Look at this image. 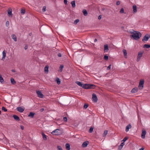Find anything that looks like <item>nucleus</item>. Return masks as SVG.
<instances>
[{
    "label": "nucleus",
    "instance_id": "f257e3e1",
    "mask_svg": "<svg viewBox=\"0 0 150 150\" xmlns=\"http://www.w3.org/2000/svg\"><path fill=\"white\" fill-rule=\"evenodd\" d=\"M131 33L132 34L131 37L135 40L139 39L141 36V33L138 32L133 31V32H131Z\"/></svg>",
    "mask_w": 150,
    "mask_h": 150
},
{
    "label": "nucleus",
    "instance_id": "f03ea898",
    "mask_svg": "<svg viewBox=\"0 0 150 150\" xmlns=\"http://www.w3.org/2000/svg\"><path fill=\"white\" fill-rule=\"evenodd\" d=\"M144 53V51L143 50H142L139 52L137 57V62L139 61L140 60Z\"/></svg>",
    "mask_w": 150,
    "mask_h": 150
},
{
    "label": "nucleus",
    "instance_id": "7ed1b4c3",
    "mask_svg": "<svg viewBox=\"0 0 150 150\" xmlns=\"http://www.w3.org/2000/svg\"><path fill=\"white\" fill-rule=\"evenodd\" d=\"M96 86L93 84H85V89H92L95 88Z\"/></svg>",
    "mask_w": 150,
    "mask_h": 150
},
{
    "label": "nucleus",
    "instance_id": "20e7f679",
    "mask_svg": "<svg viewBox=\"0 0 150 150\" xmlns=\"http://www.w3.org/2000/svg\"><path fill=\"white\" fill-rule=\"evenodd\" d=\"M52 134L55 135H59L61 134V131L59 129H56L53 131L51 133Z\"/></svg>",
    "mask_w": 150,
    "mask_h": 150
},
{
    "label": "nucleus",
    "instance_id": "39448f33",
    "mask_svg": "<svg viewBox=\"0 0 150 150\" xmlns=\"http://www.w3.org/2000/svg\"><path fill=\"white\" fill-rule=\"evenodd\" d=\"M144 81L143 79H141L140 80L139 86V88L140 90H142L144 87Z\"/></svg>",
    "mask_w": 150,
    "mask_h": 150
},
{
    "label": "nucleus",
    "instance_id": "423d86ee",
    "mask_svg": "<svg viewBox=\"0 0 150 150\" xmlns=\"http://www.w3.org/2000/svg\"><path fill=\"white\" fill-rule=\"evenodd\" d=\"M12 9L11 8H9L8 9L7 11L9 17H12Z\"/></svg>",
    "mask_w": 150,
    "mask_h": 150
},
{
    "label": "nucleus",
    "instance_id": "0eeeda50",
    "mask_svg": "<svg viewBox=\"0 0 150 150\" xmlns=\"http://www.w3.org/2000/svg\"><path fill=\"white\" fill-rule=\"evenodd\" d=\"M92 99L93 102H96L97 101L98 99L96 94L93 93L92 94Z\"/></svg>",
    "mask_w": 150,
    "mask_h": 150
},
{
    "label": "nucleus",
    "instance_id": "6e6552de",
    "mask_svg": "<svg viewBox=\"0 0 150 150\" xmlns=\"http://www.w3.org/2000/svg\"><path fill=\"white\" fill-rule=\"evenodd\" d=\"M37 94L38 96L40 98H42L43 97V95L42 94L41 92L40 91H36Z\"/></svg>",
    "mask_w": 150,
    "mask_h": 150
},
{
    "label": "nucleus",
    "instance_id": "1a4fd4ad",
    "mask_svg": "<svg viewBox=\"0 0 150 150\" xmlns=\"http://www.w3.org/2000/svg\"><path fill=\"white\" fill-rule=\"evenodd\" d=\"M16 109L19 112H22L24 110L25 108L24 107H17Z\"/></svg>",
    "mask_w": 150,
    "mask_h": 150
},
{
    "label": "nucleus",
    "instance_id": "9d476101",
    "mask_svg": "<svg viewBox=\"0 0 150 150\" xmlns=\"http://www.w3.org/2000/svg\"><path fill=\"white\" fill-rule=\"evenodd\" d=\"M146 134V132L145 130H142L141 134V137L142 138L144 139L145 138Z\"/></svg>",
    "mask_w": 150,
    "mask_h": 150
},
{
    "label": "nucleus",
    "instance_id": "9b49d317",
    "mask_svg": "<svg viewBox=\"0 0 150 150\" xmlns=\"http://www.w3.org/2000/svg\"><path fill=\"white\" fill-rule=\"evenodd\" d=\"M149 38V36L148 35H146L144 38L143 40L144 41H147Z\"/></svg>",
    "mask_w": 150,
    "mask_h": 150
},
{
    "label": "nucleus",
    "instance_id": "f8f14e48",
    "mask_svg": "<svg viewBox=\"0 0 150 150\" xmlns=\"http://www.w3.org/2000/svg\"><path fill=\"white\" fill-rule=\"evenodd\" d=\"M122 52L123 53L124 55V56L125 58H127V52L126 50L125 49H123L122 50Z\"/></svg>",
    "mask_w": 150,
    "mask_h": 150
},
{
    "label": "nucleus",
    "instance_id": "ddd939ff",
    "mask_svg": "<svg viewBox=\"0 0 150 150\" xmlns=\"http://www.w3.org/2000/svg\"><path fill=\"white\" fill-rule=\"evenodd\" d=\"M76 83L79 86L82 87L83 88H84V84H82L81 82L79 81H76Z\"/></svg>",
    "mask_w": 150,
    "mask_h": 150
},
{
    "label": "nucleus",
    "instance_id": "4468645a",
    "mask_svg": "<svg viewBox=\"0 0 150 150\" xmlns=\"http://www.w3.org/2000/svg\"><path fill=\"white\" fill-rule=\"evenodd\" d=\"M133 10L134 13H135L137 12V7L135 5L133 6Z\"/></svg>",
    "mask_w": 150,
    "mask_h": 150
},
{
    "label": "nucleus",
    "instance_id": "2eb2a0df",
    "mask_svg": "<svg viewBox=\"0 0 150 150\" xmlns=\"http://www.w3.org/2000/svg\"><path fill=\"white\" fill-rule=\"evenodd\" d=\"M131 127V125H127L126 127V132L128 131L129 129H130Z\"/></svg>",
    "mask_w": 150,
    "mask_h": 150
},
{
    "label": "nucleus",
    "instance_id": "dca6fc26",
    "mask_svg": "<svg viewBox=\"0 0 150 150\" xmlns=\"http://www.w3.org/2000/svg\"><path fill=\"white\" fill-rule=\"evenodd\" d=\"M3 57L2 59L4 60L6 56V52L5 50H4L2 52Z\"/></svg>",
    "mask_w": 150,
    "mask_h": 150
},
{
    "label": "nucleus",
    "instance_id": "f3484780",
    "mask_svg": "<svg viewBox=\"0 0 150 150\" xmlns=\"http://www.w3.org/2000/svg\"><path fill=\"white\" fill-rule=\"evenodd\" d=\"M138 91V88H135L132 89L131 91V92L132 93H136Z\"/></svg>",
    "mask_w": 150,
    "mask_h": 150
},
{
    "label": "nucleus",
    "instance_id": "a211bd4d",
    "mask_svg": "<svg viewBox=\"0 0 150 150\" xmlns=\"http://www.w3.org/2000/svg\"><path fill=\"white\" fill-rule=\"evenodd\" d=\"M35 113L31 112L30 113L29 115H28V117H30L31 118H33V117L34 116V115Z\"/></svg>",
    "mask_w": 150,
    "mask_h": 150
},
{
    "label": "nucleus",
    "instance_id": "6ab92c4d",
    "mask_svg": "<svg viewBox=\"0 0 150 150\" xmlns=\"http://www.w3.org/2000/svg\"><path fill=\"white\" fill-rule=\"evenodd\" d=\"M66 148L67 150L70 149V145L69 144H66L65 145Z\"/></svg>",
    "mask_w": 150,
    "mask_h": 150
},
{
    "label": "nucleus",
    "instance_id": "aec40b11",
    "mask_svg": "<svg viewBox=\"0 0 150 150\" xmlns=\"http://www.w3.org/2000/svg\"><path fill=\"white\" fill-rule=\"evenodd\" d=\"M11 37L15 41H17V38L16 36L15 35H11Z\"/></svg>",
    "mask_w": 150,
    "mask_h": 150
},
{
    "label": "nucleus",
    "instance_id": "412c9836",
    "mask_svg": "<svg viewBox=\"0 0 150 150\" xmlns=\"http://www.w3.org/2000/svg\"><path fill=\"white\" fill-rule=\"evenodd\" d=\"M43 138L44 140H46L47 139V136L44 133H42Z\"/></svg>",
    "mask_w": 150,
    "mask_h": 150
},
{
    "label": "nucleus",
    "instance_id": "4be33fe9",
    "mask_svg": "<svg viewBox=\"0 0 150 150\" xmlns=\"http://www.w3.org/2000/svg\"><path fill=\"white\" fill-rule=\"evenodd\" d=\"M49 66L47 65L45 67V71L46 73H47L48 72Z\"/></svg>",
    "mask_w": 150,
    "mask_h": 150
},
{
    "label": "nucleus",
    "instance_id": "5701e85b",
    "mask_svg": "<svg viewBox=\"0 0 150 150\" xmlns=\"http://www.w3.org/2000/svg\"><path fill=\"white\" fill-rule=\"evenodd\" d=\"M104 50L105 52H107L108 50V47L107 45H104Z\"/></svg>",
    "mask_w": 150,
    "mask_h": 150
},
{
    "label": "nucleus",
    "instance_id": "b1692460",
    "mask_svg": "<svg viewBox=\"0 0 150 150\" xmlns=\"http://www.w3.org/2000/svg\"><path fill=\"white\" fill-rule=\"evenodd\" d=\"M13 117L14 119L16 120H20L19 117L17 115H14L13 116Z\"/></svg>",
    "mask_w": 150,
    "mask_h": 150
},
{
    "label": "nucleus",
    "instance_id": "393cba45",
    "mask_svg": "<svg viewBox=\"0 0 150 150\" xmlns=\"http://www.w3.org/2000/svg\"><path fill=\"white\" fill-rule=\"evenodd\" d=\"M11 83L13 84H15L16 83L14 79L12 78L11 79Z\"/></svg>",
    "mask_w": 150,
    "mask_h": 150
},
{
    "label": "nucleus",
    "instance_id": "a878e982",
    "mask_svg": "<svg viewBox=\"0 0 150 150\" xmlns=\"http://www.w3.org/2000/svg\"><path fill=\"white\" fill-rule=\"evenodd\" d=\"M71 4L73 7H75L76 6L75 1H72L71 2Z\"/></svg>",
    "mask_w": 150,
    "mask_h": 150
},
{
    "label": "nucleus",
    "instance_id": "bb28decb",
    "mask_svg": "<svg viewBox=\"0 0 150 150\" xmlns=\"http://www.w3.org/2000/svg\"><path fill=\"white\" fill-rule=\"evenodd\" d=\"M125 144V143L124 142L121 143L120 145L119 146V149H121Z\"/></svg>",
    "mask_w": 150,
    "mask_h": 150
},
{
    "label": "nucleus",
    "instance_id": "cd10ccee",
    "mask_svg": "<svg viewBox=\"0 0 150 150\" xmlns=\"http://www.w3.org/2000/svg\"><path fill=\"white\" fill-rule=\"evenodd\" d=\"M108 132V131L107 130H105L103 134V137H105L106 135L107 134Z\"/></svg>",
    "mask_w": 150,
    "mask_h": 150
},
{
    "label": "nucleus",
    "instance_id": "c85d7f7f",
    "mask_svg": "<svg viewBox=\"0 0 150 150\" xmlns=\"http://www.w3.org/2000/svg\"><path fill=\"white\" fill-rule=\"evenodd\" d=\"M144 48H149L150 47V45L148 44H145L143 46Z\"/></svg>",
    "mask_w": 150,
    "mask_h": 150
},
{
    "label": "nucleus",
    "instance_id": "c756f323",
    "mask_svg": "<svg viewBox=\"0 0 150 150\" xmlns=\"http://www.w3.org/2000/svg\"><path fill=\"white\" fill-rule=\"evenodd\" d=\"M4 81L3 78L2 77L1 75L0 74V82L1 83L4 82Z\"/></svg>",
    "mask_w": 150,
    "mask_h": 150
},
{
    "label": "nucleus",
    "instance_id": "7c9ffc66",
    "mask_svg": "<svg viewBox=\"0 0 150 150\" xmlns=\"http://www.w3.org/2000/svg\"><path fill=\"white\" fill-rule=\"evenodd\" d=\"M64 68V66L63 65H61L59 67V70L60 72H62V71L63 69Z\"/></svg>",
    "mask_w": 150,
    "mask_h": 150
},
{
    "label": "nucleus",
    "instance_id": "2f4dec72",
    "mask_svg": "<svg viewBox=\"0 0 150 150\" xmlns=\"http://www.w3.org/2000/svg\"><path fill=\"white\" fill-rule=\"evenodd\" d=\"M56 81L57 84H59L60 83V81L58 78L57 79Z\"/></svg>",
    "mask_w": 150,
    "mask_h": 150
},
{
    "label": "nucleus",
    "instance_id": "473e14b6",
    "mask_svg": "<svg viewBox=\"0 0 150 150\" xmlns=\"http://www.w3.org/2000/svg\"><path fill=\"white\" fill-rule=\"evenodd\" d=\"M79 21V20L78 19H76L75 20L74 22V24H76Z\"/></svg>",
    "mask_w": 150,
    "mask_h": 150
},
{
    "label": "nucleus",
    "instance_id": "72a5a7b5",
    "mask_svg": "<svg viewBox=\"0 0 150 150\" xmlns=\"http://www.w3.org/2000/svg\"><path fill=\"white\" fill-rule=\"evenodd\" d=\"M25 9H22L21 11V13L23 14L25 13Z\"/></svg>",
    "mask_w": 150,
    "mask_h": 150
},
{
    "label": "nucleus",
    "instance_id": "f704fd0d",
    "mask_svg": "<svg viewBox=\"0 0 150 150\" xmlns=\"http://www.w3.org/2000/svg\"><path fill=\"white\" fill-rule=\"evenodd\" d=\"M93 128L92 127H91L89 130V132H90V133L92 132L93 131Z\"/></svg>",
    "mask_w": 150,
    "mask_h": 150
},
{
    "label": "nucleus",
    "instance_id": "c9c22d12",
    "mask_svg": "<svg viewBox=\"0 0 150 150\" xmlns=\"http://www.w3.org/2000/svg\"><path fill=\"white\" fill-rule=\"evenodd\" d=\"M128 139V137H125L123 139L122 141L124 142H125Z\"/></svg>",
    "mask_w": 150,
    "mask_h": 150
},
{
    "label": "nucleus",
    "instance_id": "e433bc0d",
    "mask_svg": "<svg viewBox=\"0 0 150 150\" xmlns=\"http://www.w3.org/2000/svg\"><path fill=\"white\" fill-rule=\"evenodd\" d=\"M46 7L45 6H43L42 9V11L44 12H45L46 11Z\"/></svg>",
    "mask_w": 150,
    "mask_h": 150
},
{
    "label": "nucleus",
    "instance_id": "4c0bfd02",
    "mask_svg": "<svg viewBox=\"0 0 150 150\" xmlns=\"http://www.w3.org/2000/svg\"><path fill=\"white\" fill-rule=\"evenodd\" d=\"M108 56L107 55H105L104 57V59L105 60H107L108 59Z\"/></svg>",
    "mask_w": 150,
    "mask_h": 150
},
{
    "label": "nucleus",
    "instance_id": "58836bf2",
    "mask_svg": "<svg viewBox=\"0 0 150 150\" xmlns=\"http://www.w3.org/2000/svg\"><path fill=\"white\" fill-rule=\"evenodd\" d=\"M57 148L58 150H63L61 147L60 146H58Z\"/></svg>",
    "mask_w": 150,
    "mask_h": 150
},
{
    "label": "nucleus",
    "instance_id": "ea45409f",
    "mask_svg": "<svg viewBox=\"0 0 150 150\" xmlns=\"http://www.w3.org/2000/svg\"><path fill=\"white\" fill-rule=\"evenodd\" d=\"M88 144L89 142L88 141H85V147H86Z\"/></svg>",
    "mask_w": 150,
    "mask_h": 150
},
{
    "label": "nucleus",
    "instance_id": "a19ab883",
    "mask_svg": "<svg viewBox=\"0 0 150 150\" xmlns=\"http://www.w3.org/2000/svg\"><path fill=\"white\" fill-rule=\"evenodd\" d=\"M2 110L5 112H6L7 111V109H6L4 107H2Z\"/></svg>",
    "mask_w": 150,
    "mask_h": 150
},
{
    "label": "nucleus",
    "instance_id": "79ce46f5",
    "mask_svg": "<svg viewBox=\"0 0 150 150\" xmlns=\"http://www.w3.org/2000/svg\"><path fill=\"white\" fill-rule=\"evenodd\" d=\"M124 9L123 8H122L121 9V10L120 11V13H124Z\"/></svg>",
    "mask_w": 150,
    "mask_h": 150
},
{
    "label": "nucleus",
    "instance_id": "37998d69",
    "mask_svg": "<svg viewBox=\"0 0 150 150\" xmlns=\"http://www.w3.org/2000/svg\"><path fill=\"white\" fill-rule=\"evenodd\" d=\"M9 25V22L8 21H7L6 23V25L7 26H8Z\"/></svg>",
    "mask_w": 150,
    "mask_h": 150
},
{
    "label": "nucleus",
    "instance_id": "c03bdc74",
    "mask_svg": "<svg viewBox=\"0 0 150 150\" xmlns=\"http://www.w3.org/2000/svg\"><path fill=\"white\" fill-rule=\"evenodd\" d=\"M63 120L64 121L66 122L67 121V119L66 117H64L63 118Z\"/></svg>",
    "mask_w": 150,
    "mask_h": 150
},
{
    "label": "nucleus",
    "instance_id": "a18cd8bd",
    "mask_svg": "<svg viewBox=\"0 0 150 150\" xmlns=\"http://www.w3.org/2000/svg\"><path fill=\"white\" fill-rule=\"evenodd\" d=\"M64 3L65 5H67V0H64Z\"/></svg>",
    "mask_w": 150,
    "mask_h": 150
},
{
    "label": "nucleus",
    "instance_id": "49530a36",
    "mask_svg": "<svg viewBox=\"0 0 150 150\" xmlns=\"http://www.w3.org/2000/svg\"><path fill=\"white\" fill-rule=\"evenodd\" d=\"M120 4V2L119 1H117L116 3V4L117 5H119Z\"/></svg>",
    "mask_w": 150,
    "mask_h": 150
},
{
    "label": "nucleus",
    "instance_id": "de8ad7c7",
    "mask_svg": "<svg viewBox=\"0 0 150 150\" xmlns=\"http://www.w3.org/2000/svg\"><path fill=\"white\" fill-rule=\"evenodd\" d=\"M111 65H110L107 68V69L109 70L110 69Z\"/></svg>",
    "mask_w": 150,
    "mask_h": 150
},
{
    "label": "nucleus",
    "instance_id": "09e8293b",
    "mask_svg": "<svg viewBox=\"0 0 150 150\" xmlns=\"http://www.w3.org/2000/svg\"><path fill=\"white\" fill-rule=\"evenodd\" d=\"M88 107V105L87 104H85V109L86 108Z\"/></svg>",
    "mask_w": 150,
    "mask_h": 150
},
{
    "label": "nucleus",
    "instance_id": "8fccbe9b",
    "mask_svg": "<svg viewBox=\"0 0 150 150\" xmlns=\"http://www.w3.org/2000/svg\"><path fill=\"white\" fill-rule=\"evenodd\" d=\"M20 127L22 130H23L24 129V127L23 126L21 125Z\"/></svg>",
    "mask_w": 150,
    "mask_h": 150
},
{
    "label": "nucleus",
    "instance_id": "3c124183",
    "mask_svg": "<svg viewBox=\"0 0 150 150\" xmlns=\"http://www.w3.org/2000/svg\"><path fill=\"white\" fill-rule=\"evenodd\" d=\"M101 17L102 16L101 15H99L98 17V19L99 20L101 18Z\"/></svg>",
    "mask_w": 150,
    "mask_h": 150
},
{
    "label": "nucleus",
    "instance_id": "603ef678",
    "mask_svg": "<svg viewBox=\"0 0 150 150\" xmlns=\"http://www.w3.org/2000/svg\"><path fill=\"white\" fill-rule=\"evenodd\" d=\"M61 53H59V54H58V56L59 57H61Z\"/></svg>",
    "mask_w": 150,
    "mask_h": 150
},
{
    "label": "nucleus",
    "instance_id": "864d4df0",
    "mask_svg": "<svg viewBox=\"0 0 150 150\" xmlns=\"http://www.w3.org/2000/svg\"><path fill=\"white\" fill-rule=\"evenodd\" d=\"M87 14V11L85 10V16H86Z\"/></svg>",
    "mask_w": 150,
    "mask_h": 150
},
{
    "label": "nucleus",
    "instance_id": "5fc2aeb1",
    "mask_svg": "<svg viewBox=\"0 0 150 150\" xmlns=\"http://www.w3.org/2000/svg\"><path fill=\"white\" fill-rule=\"evenodd\" d=\"M28 46L26 45V46H25V50H26L28 48Z\"/></svg>",
    "mask_w": 150,
    "mask_h": 150
},
{
    "label": "nucleus",
    "instance_id": "6e6d98bb",
    "mask_svg": "<svg viewBox=\"0 0 150 150\" xmlns=\"http://www.w3.org/2000/svg\"><path fill=\"white\" fill-rule=\"evenodd\" d=\"M82 145L83 147H84V142L83 143Z\"/></svg>",
    "mask_w": 150,
    "mask_h": 150
},
{
    "label": "nucleus",
    "instance_id": "4d7b16f0",
    "mask_svg": "<svg viewBox=\"0 0 150 150\" xmlns=\"http://www.w3.org/2000/svg\"><path fill=\"white\" fill-rule=\"evenodd\" d=\"M82 12L83 14L84 15V13H85V12H84V9L83 10Z\"/></svg>",
    "mask_w": 150,
    "mask_h": 150
},
{
    "label": "nucleus",
    "instance_id": "13d9d810",
    "mask_svg": "<svg viewBox=\"0 0 150 150\" xmlns=\"http://www.w3.org/2000/svg\"><path fill=\"white\" fill-rule=\"evenodd\" d=\"M82 12L83 14L84 15V13H85V12H84V9L83 10Z\"/></svg>",
    "mask_w": 150,
    "mask_h": 150
},
{
    "label": "nucleus",
    "instance_id": "bf43d9fd",
    "mask_svg": "<svg viewBox=\"0 0 150 150\" xmlns=\"http://www.w3.org/2000/svg\"><path fill=\"white\" fill-rule=\"evenodd\" d=\"M144 149L143 148H141V149H140L139 150H144Z\"/></svg>",
    "mask_w": 150,
    "mask_h": 150
},
{
    "label": "nucleus",
    "instance_id": "052dcab7",
    "mask_svg": "<svg viewBox=\"0 0 150 150\" xmlns=\"http://www.w3.org/2000/svg\"><path fill=\"white\" fill-rule=\"evenodd\" d=\"M97 41V39H95V40H94L95 42H96Z\"/></svg>",
    "mask_w": 150,
    "mask_h": 150
},
{
    "label": "nucleus",
    "instance_id": "680f3d73",
    "mask_svg": "<svg viewBox=\"0 0 150 150\" xmlns=\"http://www.w3.org/2000/svg\"><path fill=\"white\" fill-rule=\"evenodd\" d=\"M1 111L0 110V115L1 114Z\"/></svg>",
    "mask_w": 150,
    "mask_h": 150
},
{
    "label": "nucleus",
    "instance_id": "e2e57ef3",
    "mask_svg": "<svg viewBox=\"0 0 150 150\" xmlns=\"http://www.w3.org/2000/svg\"><path fill=\"white\" fill-rule=\"evenodd\" d=\"M83 108H84V105L83 106Z\"/></svg>",
    "mask_w": 150,
    "mask_h": 150
}]
</instances>
